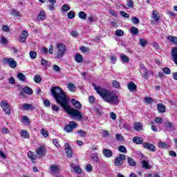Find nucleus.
I'll use <instances>...</instances> for the list:
<instances>
[{"label": "nucleus", "instance_id": "obj_1", "mask_svg": "<svg viewBox=\"0 0 177 177\" xmlns=\"http://www.w3.org/2000/svg\"><path fill=\"white\" fill-rule=\"evenodd\" d=\"M50 92L56 103L60 104V106L65 109V111H66L69 115L76 117V120L78 121H82L84 119L82 113H81V111L78 109L70 107V105H68L67 95H66V93H64L62 88L59 86L51 87Z\"/></svg>", "mask_w": 177, "mask_h": 177}, {"label": "nucleus", "instance_id": "obj_8", "mask_svg": "<svg viewBox=\"0 0 177 177\" xmlns=\"http://www.w3.org/2000/svg\"><path fill=\"white\" fill-rule=\"evenodd\" d=\"M36 153L37 154V156H39V157H44L46 156V148H45V147L44 146L39 147L37 149Z\"/></svg>", "mask_w": 177, "mask_h": 177}, {"label": "nucleus", "instance_id": "obj_45", "mask_svg": "<svg viewBox=\"0 0 177 177\" xmlns=\"http://www.w3.org/2000/svg\"><path fill=\"white\" fill-rule=\"evenodd\" d=\"M74 17H75V12H74V11H70L69 12H68V19H74Z\"/></svg>", "mask_w": 177, "mask_h": 177}, {"label": "nucleus", "instance_id": "obj_52", "mask_svg": "<svg viewBox=\"0 0 177 177\" xmlns=\"http://www.w3.org/2000/svg\"><path fill=\"white\" fill-rule=\"evenodd\" d=\"M42 78H41V76L39 75H36L35 76V81L37 83L39 84V82H41Z\"/></svg>", "mask_w": 177, "mask_h": 177}, {"label": "nucleus", "instance_id": "obj_25", "mask_svg": "<svg viewBox=\"0 0 177 177\" xmlns=\"http://www.w3.org/2000/svg\"><path fill=\"white\" fill-rule=\"evenodd\" d=\"M21 136L24 139H27L28 136H30V133H28V131H27V130L24 129L21 131Z\"/></svg>", "mask_w": 177, "mask_h": 177}, {"label": "nucleus", "instance_id": "obj_22", "mask_svg": "<svg viewBox=\"0 0 177 177\" xmlns=\"http://www.w3.org/2000/svg\"><path fill=\"white\" fill-rule=\"evenodd\" d=\"M127 162L130 167H136V161L131 157H127Z\"/></svg>", "mask_w": 177, "mask_h": 177}, {"label": "nucleus", "instance_id": "obj_10", "mask_svg": "<svg viewBox=\"0 0 177 177\" xmlns=\"http://www.w3.org/2000/svg\"><path fill=\"white\" fill-rule=\"evenodd\" d=\"M27 37H28V32L27 30H23L21 35H19V42H26V41H27Z\"/></svg>", "mask_w": 177, "mask_h": 177}, {"label": "nucleus", "instance_id": "obj_37", "mask_svg": "<svg viewBox=\"0 0 177 177\" xmlns=\"http://www.w3.org/2000/svg\"><path fill=\"white\" fill-rule=\"evenodd\" d=\"M76 133H78L80 138H85L86 136V132L82 131V129L77 130Z\"/></svg>", "mask_w": 177, "mask_h": 177}, {"label": "nucleus", "instance_id": "obj_26", "mask_svg": "<svg viewBox=\"0 0 177 177\" xmlns=\"http://www.w3.org/2000/svg\"><path fill=\"white\" fill-rule=\"evenodd\" d=\"M120 59L123 64L129 63V57H128L125 54H122L120 55Z\"/></svg>", "mask_w": 177, "mask_h": 177}, {"label": "nucleus", "instance_id": "obj_38", "mask_svg": "<svg viewBox=\"0 0 177 177\" xmlns=\"http://www.w3.org/2000/svg\"><path fill=\"white\" fill-rule=\"evenodd\" d=\"M153 98L150 97H146L145 98V102L147 104H151L153 103Z\"/></svg>", "mask_w": 177, "mask_h": 177}, {"label": "nucleus", "instance_id": "obj_53", "mask_svg": "<svg viewBox=\"0 0 177 177\" xmlns=\"http://www.w3.org/2000/svg\"><path fill=\"white\" fill-rule=\"evenodd\" d=\"M91 158L93 160L95 161V162H99V157L97 156V153H95L91 156Z\"/></svg>", "mask_w": 177, "mask_h": 177}, {"label": "nucleus", "instance_id": "obj_19", "mask_svg": "<svg viewBox=\"0 0 177 177\" xmlns=\"http://www.w3.org/2000/svg\"><path fill=\"white\" fill-rule=\"evenodd\" d=\"M20 89H23V91L26 93V95H32L33 91L32 88L28 86H25L24 88L20 87Z\"/></svg>", "mask_w": 177, "mask_h": 177}, {"label": "nucleus", "instance_id": "obj_55", "mask_svg": "<svg viewBox=\"0 0 177 177\" xmlns=\"http://www.w3.org/2000/svg\"><path fill=\"white\" fill-rule=\"evenodd\" d=\"M52 110H53V111H59V110H60V107L57 106V105L55 104H52Z\"/></svg>", "mask_w": 177, "mask_h": 177}, {"label": "nucleus", "instance_id": "obj_64", "mask_svg": "<svg viewBox=\"0 0 177 177\" xmlns=\"http://www.w3.org/2000/svg\"><path fill=\"white\" fill-rule=\"evenodd\" d=\"M53 70L54 71H56L57 73H59L60 71V67L57 65H53Z\"/></svg>", "mask_w": 177, "mask_h": 177}, {"label": "nucleus", "instance_id": "obj_13", "mask_svg": "<svg viewBox=\"0 0 177 177\" xmlns=\"http://www.w3.org/2000/svg\"><path fill=\"white\" fill-rule=\"evenodd\" d=\"M71 102L72 103V104L74 106L75 109H77V110H81L82 107V104H81V103L78 100L75 99H72Z\"/></svg>", "mask_w": 177, "mask_h": 177}, {"label": "nucleus", "instance_id": "obj_5", "mask_svg": "<svg viewBox=\"0 0 177 177\" xmlns=\"http://www.w3.org/2000/svg\"><path fill=\"white\" fill-rule=\"evenodd\" d=\"M75 128H77V122L71 121L69 124L65 125L64 131L67 132V133H70V132H73V129H75Z\"/></svg>", "mask_w": 177, "mask_h": 177}, {"label": "nucleus", "instance_id": "obj_44", "mask_svg": "<svg viewBox=\"0 0 177 177\" xmlns=\"http://www.w3.org/2000/svg\"><path fill=\"white\" fill-rule=\"evenodd\" d=\"M131 21L133 23V24H139L140 23L139 19H138V17H133Z\"/></svg>", "mask_w": 177, "mask_h": 177}, {"label": "nucleus", "instance_id": "obj_4", "mask_svg": "<svg viewBox=\"0 0 177 177\" xmlns=\"http://www.w3.org/2000/svg\"><path fill=\"white\" fill-rule=\"evenodd\" d=\"M125 160H127V156L124 154H120L114 160V165L115 167H121V165L124 164V161H125Z\"/></svg>", "mask_w": 177, "mask_h": 177}, {"label": "nucleus", "instance_id": "obj_47", "mask_svg": "<svg viewBox=\"0 0 177 177\" xmlns=\"http://www.w3.org/2000/svg\"><path fill=\"white\" fill-rule=\"evenodd\" d=\"M41 133L44 138H48L49 136V133L48 132V131H46L44 129L41 130Z\"/></svg>", "mask_w": 177, "mask_h": 177}, {"label": "nucleus", "instance_id": "obj_43", "mask_svg": "<svg viewBox=\"0 0 177 177\" xmlns=\"http://www.w3.org/2000/svg\"><path fill=\"white\" fill-rule=\"evenodd\" d=\"M118 151H120V153H127V147L124 145H121L118 147Z\"/></svg>", "mask_w": 177, "mask_h": 177}, {"label": "nucleus", "instance_id": "obj_36", "mask_svg": "<svg viewBox=\"0 0 177 177\" xmlns=\"http://www.w3.org/2000/svg\"><path fill=\"white\" fill-rule=\"evenodd\" d=\"M18 78L19 80V81H21L22 82H24L26 81V80H27V78L26 77V75H24V74L19 73L18 74Z\"/></svg>", "mask_w": 177, "mask_h": 177}, {"label": "nucleus", "instance_id": "obj_34", "mask_svg": "<svg viewBox=\"0 0 177 177\" xmlns=\"http://www.w3.org/2000/svg\"><path fill=\"white\" fill-rule=\"evenodd\" d=\"M28 157L30 160H35V158H37V155H35V153L34 152L28 151Z\"/></svg>", "mask_w": 177, "mask_h": 177}, {"label": "nucleus", "instance_id": "obj_41", "mask_svg": "<svg viewBox=\"0 0 177 177\" xmlns=\"http://www.w3.org/2000/svg\"><path fill=\"white\" fill-rule=\"evenodd\" d=\"M140 45H141L142 48H145V46L147 45V41L145 39H140Z\"/></svg>", "mask_w": 177, "mask_h": 177}, {"label": "nucleus", "instance_id": "obj_51", "mask_svg": "<svg viewBox=\"0 0 177 177\" xmlns=\"http://www.w3.org/2000/svg\"><path fill=\"white\" fill-rule=\"evenodd\" d=\"M8 83L11 85H15V84H16V80H15L14 77H11L8 80Z\"/></svg>", "mask_w": 177, "mask_h": 177}, {"label": "nucleus", "instance_id": "obj_42", "mask_svg": "<svg viewBox=\"0 0 177 177\" xmlns=\"http://www.w3.org/2000/svg\"><path fill=\"white\" fill-rule=\"evenodd\" d=\"M115 138L118 142H124V136H121V134H116Z\"/></svg>", "mask_w": 177, "mask_h": 177}, {"label": "nucleus", "instance_id": "obj_16", "mask_svg": "<svg viewBox=\"0 0 177 177\" xmlns=\"http://www.w3.org/2000/svg\"><path fill=\"white\" fill-rule=\"evenodd\" d=\"M102 153L107 158H109L110 157H113V151L110 149H103Z\"/></svg>", "mask_w": 177, "mask_h": 177}, {"label": "nucleus", "instance_id": "obj_31", "mask_svg": "<svg viewBox=\"0 0 177 177\" xmlns=\"http://www.w3.org/2000/svg\"><path fill=\"white\" fill-rule=\"evenodd\" d=\"M67 88L68 91H70V92H75L76 87H75V85H74V84L73 83L68 84Z\"/></svg>", "mask_w": 177, "mask_h": 177}, {"label": "nucleus", "instance_id": "obj_48", "mask_svg": "<svg viewBox=\"0 0 177 177\" xmlns=\"http://www.w3.org/2000/svg\"><path fill=\"white\" fill-rule=\"evenodd\" d=\"M165 127L167 129H172L174 128V124L172 122H165Z\"/></svg>", "mask_w": 177, "mask_h": 177}, {"label": "nucleus", "instance_id": "obj_3", "mask_svg": "<svg viewBox=\"0 0 177 177\" xmlns=\"http://www.w3.org/2000/svg\"><path fill=\"white\" fill-rule=\"evenodd\" d=\"M57 48L58 49V51L55 58L62 59V57L64 56V53H66V46L63 43H58L57 44Z\"/></svg>", "mask_w": 177, "mask_h": 177}, {"label": "nucleus", "instance_id": "obj_60", "mask_svg": "<svg viewBox=\"0 0 177 177\" xmlns=\"http://www.w3.org/2000/svg\"><path fill=\"white\" fill-rule=\"evenodd\" d=\"M120 15L126 19H129V15L124 11H120Z\"/></svg>", "mask_w": 177, "mask_h": 177}, {"label": "nucleus", "instance_id": "obj_11", "mask_svg": "<svg viewBox=\"0 0 177 177\" xmlns=\"http://www.w3.org/2000/svg\"><path fill=\"white\" fill-rule=\"evenodd\" d=\"M142 146L150 151H156V146L150 142H143Z\"/></svg>", "mask_w": 177, "mask_h": 177}, {"label": "nucleus", "instance_id": "obj_15", "mask_svg": "<svg viewBox=\"0 0 177 177\" xmlns=\"http://www.w3.org/2000/svg\"><path fill=\"white\" fill-rule=\"evenodd\" d=\"M133 129L137 132H140V131H143V125L140 122H136L133 124Z\"/></svg>", "mask_w": 177, "mask_h": 177}, {"label": "nucleus", "instance_id": "obj_50", "mask_svg": "<svg viewBox=\"0 0 177 177\" xmlns=\"http://www.w3.org/2000/svg\"><path fill=\"white\" fill-rule=\"evenodd\" d=\"M62 10H64V12H67L68 10H70V6H68V4H64L62 7Z\"/></svg>", "mask_w": 177, "mask_h": 177}, {"label": "nucleus", "instance_id": "obj_30", "mask_svg": "<svg viewBox=\"0 0 177 177\" xmlns=\"http://www.w3.org/2000/svg\"><path fill=\"white\" fill-rule=\"evenodd\" d=\"M158 110L159 113H165V105L162 104H158Z\"/></svg>", "mask_w": 177, "mask_h": 177}, {"label": "nucleus", "instance_id": "obj_58", "mask_svg": "<svg viewBox=\"0 0 177 177\" xmlns=\"http://www.w3.org/2000/svg\"><path fill=\"white\" fill-rule=\"evenodd\" d=\"M73 169L77 174H81L82 172V169H81L80 166H76Z\"/></svg>", "mask_w": 177, "mask_h": 177}, {"label": "nucleus", "instance_id": "obj_62", "mask_svg": "<svg viewBox=\"0 0 177 177\" xmlns=\"http://www.w3.org/2000/svg\"><path fill=\"white\" fill-rule=\"evenodd\" d=\"M111 62H112L113 64H115V62H117V57L111 55Z\"/></svg>", "mask_w": 177, "mask_h": 177}, {"label": "nucleus", "instance_id": "obj_18", "mask_svg": "<svg viewBox=\"0 0 177 177\" xmlns=\"http://www.w3.org/2000/svg\"><path fill=\"white\" fill-rule=\"evenodd\" d=\"M133 143H136V145H143V138L142 137H134L133 138Z\"/></svg>", "mask_w": 177, "mask_h": 177}, {"label": "nucleus", "instance_id": "obj_24", "mask_svg": "<svg viewBox=\"0 0 177 177\" xmlns=\"http://www.w3.org/2000/svg\"><path fill=\"white\" fill-rule=\"evenodd\" d=\"M75 60L77 63H82L84 58L81 54H76L75 55Z\"/></svg>", "mask_w": 177, "mask_h": 177}, {"label": "nucleus", "instance_id": "obj_40", "mask_svg": "<svg viewBox=\"0 0 177 177\" xmlns=\"http://www.w3.org/2000/svg\"><path fill=\"white\" fill-rule=\"evenodd\" d=\"M158 146L160 149H167V147H168V144H167L162 141H160L158 143Z\"/></svg>", "mask_w": 177, "mask_h": 177}, {"label": "nucleus", "instance_id": "obj_56", "mask_svg": "<svg viewBox=\"0 0 177 177\" xmlns=\"http://www.w3.org/2000/svg\"><path fill=\"white\" fill-rule=\"evenodd\" d=\"M162 71L165 74H171V69L168 67L163 68Z\"/></svg>", "mask_w": 177, "mask_h": 177}, {"label": "nucleus", "instance_id": "obj_57", "mask_svg": "<svg viewBox=\"0 0 177 177\" xmlns=\"http://www.w3.org/2000/svg\"><path fill=\"white\" fill-rule=\"evenodd\" d=\"M154 121L156 124H162V122H164V120H162V118H156Z\"/></svg>", "mask_w": 177, "mask_h": 177}, {"label": "nucleus", "instance_id": "obj_35", "mask_svg": "<svg viewBox=\"0 0 177 177\" xmlns=\"http://www.w3.org/2000/svg\"><path fill=\"white\" fill-rule=\"evenodd\" d=\"M141 164L142 165V168H145V169H150V165L146 160H142L141 162Z\"/></svg>", "mask_w": 177, "mask_h": 177}, {"label": "nucleus", "instance_id": "obj_33", "mask_svg": "<svg viewBox=\"0 0 177 177\" xmlns=\"http://www.w3.org/2000/svg\"><path fill=\"white\" fill-rule=\"evenodd\" d=\"M142 77L145 80H149V72L147 69H144V71H142Z\"/></svg>", "mask_w": 177, "mask_h": 177}, {"label": "nucleus", "instance_id": "obj_32", "mask_svg": "<svg viewBox=\"0 0 177 177\" xmlns=\"http://www.w3.org/2000/svg\"><path fill=\"white\" fill-rule=\"evenodd\" d=\"M112 86L113 88H115L116 89H120L121 88V84L117 80H113V81Z\"/></svg>", "mask_w": 177, "mask_h": 177}, {"label": "nucleus", "instance_id": "obj_12", "mask_svg": "<svg viewBox=\"0 0 177 177\" xmlns=\"http://www.w3.org/2000/svg\"><path fill=\"white\" fill-rule=\"evenodd\" d=\"M152 19H153L156 23H158L160 21V13L158 11L156 10L152 11Z\"/></svg>", "mask_w": 177, "mask_h": 177}, {"label": "nucleus", "instance_id": "obj_7", "mask_svg": "<svg viewBox=\"0 0 177 177\" xmlns=\"http://www.w3.org/2000/svg\"><path fill=\"white\" fill-rule=\"evenodd\" d=\"M1 107L3 109V111L6 112V114L10 115V106L7 101H2L0 104Z\"/></svg>", "mask_w": 177, "mask_h": 177}, {"label": "nucleus", "instance_id": "obj_59", "mask_svg": "<svg viewBox=\"0 0 177 177\" xmlns=\"http://www.w3.org/2000/svg\"><path fill=\"white\" fill-rule=\"evenodd\" d=\"M92 165H91V164H87L86 167V171L87 172H92Z\"/></svg>", "mask_w": 177, "mask_h": 177}, {"label": "nucleus", "instance_id": "obj_9", "mask_svg": "<svg viewBox=\"0 0 177 177\" xmlns=\"http://www.w3.org/2000/svg\"><path fill=\"white\" fill-rule=\"evenodd\" d=\"M64 147L66 153L67 154L68 157L71 158V157H73V149H71V146H70V143L66 142Z\"/></svg>", "mask_w": 177, "mask_h": 177}, {"label": "nucleus", "instance_id": "obj_21", "mask_svg": "<svg viewBox=\"0 0 177 177\" xmlns=\"http://www.w3.org/2000/svg\"><path fill=\"white\" fill-rule=\"evenodd\" d=\"M23 109L24 110H30V111H32L35 108L32 104L26 103L23 104Z\"/></svg>", "mask_w": 177, "mask_h": 177}, {"label": "nucleus", "instance_id": "obj_39", "mask_svg": "<svg viewBox=\"0 0 177 177\" xmlns=\"http://www.w3.org/2000/svg\"><path fill=\"white\" fill-rule=\"evenodd\" d=\"M10 15H12V16H15V17H20V12H19L16 10H11L10 11Z\"/></svg>", "mask_w": 177, "mask_h": 177}, {"label": "nucleus", "instance_id": "obj_2", "mask_svg": "<svg viewBox=\"0 0 177 177\" xmlns=\"http://www.w3.org/2000/svg\"><path fill=\"white\" fill-rule=\"evenodd\" d=\"M94 89L96 93L102 97L104 102L111 104V106H118L120 101L118 100V96L117 95L99 86H95Z\"/></svg>", "mask_w": 177, "mask_h": 177}, {"label": "nucleus", "instance_id": "obj_29", "mask_svg": "<svg viewBox=\"0 0 177 177\" xmlns=\"http://www.w3.org/2000/svg\"><path fill=\"white\" fill-rule=\"evenodd\" d=\"M78 16L80 19H82V20H86V18L88 17V15L84 11H80L78 14Z\"/></svg>", "mask_w": 177, "mask_h": 177}, {"label": "nucleus", "instance_id": "obj_6", "mask_svg": "<svg viewBox=\"0 0 177 177\" xmlns=\"http://www.w3.org/2000/svg\"><path fill=\"white\" fill-rule=\"evenodd\" d=\"M3 63L5 64H9L11 68H16L17 67V62L13 58H4Z\"/></svg>", "mask_w": 177, "mask_h": 177}, {"label": "nucleus", "instance_id": "obj_14", "mask_svg": "<svg viewBox=\"0 0 177 177\" xmlns=\"http://www.w3.org/2000/svg\"><path fill=\"white\" fill-rule=\"evenodd\" d=\"M50 171L52 172V175H55L60 172V168H59V166L57 165H53L50 166Z\"/></svg>", "mask_w": 177, "mask_h": 177}, {"label": "nucleus", "instance_id": "obj_63", "mask_svg": "<svg viewBox=\"0 0 177 177\" xmlns=\"http://www.w3.org/2000/svg\"><path fill=\"white\" fill-rule=\"evenodd\" d=\"M127 6L128 8H133V1L129 0L128 1Z\"/></svg>", "mask_w": 177, "mask_h": 177}, {"label": "nucleus", "instance_id": "obj_46", "mask_svg": "<svg viewBox=\"0 0 177 177\" xmlns=\"http://www.w3.org/2000/svg\"><path fill=\"white\" fill-rule=\"evenodd\" d=\"M8 42V39L5 37H1L0 40V44H1V45H7Z\"/></svg>", "mask_w": 177, "mask_h": 177}, {"label": "nucleus", "instance_id": "obj_20", "mask_svg": "<svg viewBox=\"0 0 177 177\" xmlns=\"http://www.w3.org/2000/svg\"><path fill=\"white\" fill-rule=\"evenodd\" d=\"M45 19H46V14L44 11H41L37 17V20H45Z\"/></svg>", "mask_w": 177, "mask_h": 177}, {"label": "nucleus", "instance_id": "obj_54", "mask_svg": "<svg viewBox=\"0 0 177 177\" xmlns=\"http://www.w3.org/2000/svg\"><path fill=\"white\" fill-rule=\"evenodd\" d=\"M29 55H30V57H31V59H35L37 57V52L30 51Z\"/></svg>", "mask_w": 177, "mask_h": 177}, {"label": "nucleus", "instance_id": "obj_28", "mask_svg": "<svg viewBox=\"0 0 177 177\" xmlns=\"http://www.w3.org/2000/svg\"><path fill=\"white\" fill-rule=\"evenodd\" d=\"M130 32L133 35H138L139 34V29L135 26H133L131 28Z\"/></svg>", "mask_w": 177, "mask_h": 177}, {"label": "nucleus", "instance_id": "obj_61", "mask_svg": "<svg viewBox=\"0 0 177 177\" xmlns=\"http://www.w3.org/2000/svg\"><path fill=\"white\" fill-rule=\"evenodd\" d=\"M80 50L83 52V53H86L89 52V48L85 47V46H82L80 48Z\"/></svg>", "mask_w": 177, "mask_h": 177}, {"label": "nucleus", "instance_id": "obj_49", "mask_svg": "<svg viewBox=\"0 0 177 177\" xmlns=\"http://www.w3.org/2000/svg\"><path fill=\"white\" fill-rule=\"evenodd\" d=\"M115 35H117V37H122V35H124V32L122 30L118 29L115 31Z\"/></svg>", "mask_w": 177, "mask_h": 177}, {"label": "nucleus", "instance_id": "obj_17", "mask_svg": "<svg viewBox=\"0 0 177 177\" xmlns=\"http://www.w3.org/2000/svg\"><path fill=\"white\" fill-rule=\"evenodd\" d=\"M127 88L130 92H133L136 90L137 86L133 83V82H131L127 84Z\"/></svg>", "mask_w": 177, "mask_h": 177}, {"label": "nucleus", "instance_id": "obj_23", "mask_svg": "<svg viewBox=\"0 0 177 177\" xmlns=\"http://www.w3.org/2000/svg\"><path fill=\"white\" fill-rule=\"evenodd\" d=\"M168 41L171 42V44H175V45H177V37L175 36L169 35L167 37Z\"/></svg>", "mask_w": 177, "mask_h": 177}, {"label": "nucleus", "instance_id": "obj_27", "mask_svg": "<svg viewBox=\"0 0 177 177\" xmlns=\"http://www.w3.org/2000/svg\"><path fill=\"white\" fill-rule=\"evenodd\" d=\"M41 66H44V67H50V62L44 59V58H41Z\"/></svg>", "mask_w": 177, "mask_h": 177}]
</instances>
